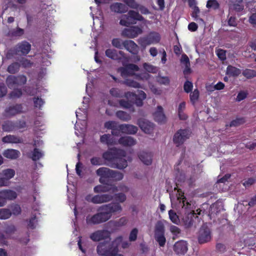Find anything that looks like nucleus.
Listing matches in <instances>:
<instances>
[{
  "mask_svg": "<svg viewBox=\"0 0 256 256\" xmlns=\"http://www.w3.org/2000/svg\"><path fill=\"white\" fill-rule=\"evenodd\" d=\"M96 174L100 176L99 182L104 185L99 184L96 186L94 191L96 193L106 192L113 190H117L116 186L109 184L110 179L118 181L122 180L124 178L123 174L119 172L110 170L108 168L102 167L96 170Z\"/></svg>",
  "mask_w": 256,
  "mask_h": 256,
  "instance_id": "obj_1",
  "label": "nucleus"
},
{
  "mask_svg": "<svg viewBox=\"0 0 256 256\" xmlns=\"http://www.w3.org/2000/svg\"><path fill=\"white\" fill-rule=\"evenodd\" d=\"M178 192V206L182 208L180 212V217L184 226L188 228L193 225L195 220L197 219L198 221L200 220L198 216L202 214V210L198 208L196 210V212H195L192 210V204L186 200L184 193L180 190Z\"/></svg>",
  "mask_w": 256,
  "mask_h": 256,
  "instance_id": "obj_2",
  "label": "nucleus"
},
{
  "mask_svg": "<svg viewBox=\"0 0 256 256\" xmlns=\"http://www.w3.org/2000/svg\"><path fill=\"white\" fill-rule=\"evenodd\" d=\"M123 237L122 236L116 237L113 241L104 240L100 242L96 247V252L101 256H114L118 252V248Z\"/></svg>",
  "mask_w": 256,
  "mask_h": 256,
  "instance_id": "obj_3",
  "label": "nucleus"
},
{
  "mask_svg": "<svg viewBox=\"0 0 256 256\" xmlns=\"http://www.w3.org/2000/svg\"><path fill=\"white\" fill-rule=\"evenodd\" d=\"M31 50V44L26 40L18 42L12 49L10 50L6 54L8 58H12L14 55L24 56L27 55Z\"/></svg>",
  "mask_w": 256,
  "mask_h": 256,
  "instance_id": "obj_4",
  "label": "nucleus"
},
{
  "mask_svg": "<svg viewBox=\"0 0 256 256\" xmlns=\"http://www.w3.org/2000/svg\"><path fill=\"white\" fill-rule=\"evenodd\" d=\"M161 40V36L158 32L152 31L150 32L147 35L144 36L140 37L138 40V44L143 48L152 44H156L160 42Z\"/></svg>",
  "mask_w": 256,
  "mask_h": 256,
  "instance_id": "obj_5",
  "label": "nucleus"
},
{
  "mask_svg": "<svg viewBox=\"0 0 256 256\" xmlns=\"http://www.w3.org/2000/svg\"><path fill=\"white\" fill-rule=\"evenodd\" d=\"M165 226L164 222L158 220L155 224L154 228V237L160 246L163 247L166 244Z\"/></svg>",
  "mask_w": 256,
  "mask_h": 256,
  "instance_id": "obj_6",
  "label": "nucleus"
},
{
  "mask_svg": "<svg viewBox=\"0 0 256 256\" xmlns=\"http://www.w3.org/2000/svg\"><path fill=\"white\" fill-rule=\"evenodd\" d=\"M125 19L120 20V24L125 26H129L130 25L136 24V20L142 21L144 20V17L138 12L132 10L128 12L127 14L122 16Z\"/></svg>",
  "mask_w": 256,
  "mask_h": 256,
  "instance_id": "obj_7",
  "label": "nucleus"
},
{
  "mask_svg": "<svg viewBox=\"0 0 256 256\" xmlns=\"http://www.w3.org/2000/svg\"><path fill=\"white\" fill-rule=\"evenodd\" d=\"M27 78L24 75L18 76L10 75L6 78V84L10 89H12L18 86L25 84Z\"/></svg>",
  "mask_w": 256,
  "mask_h": 256,
  "instance_id": "obj_8",
  "label": "nucleus"
},
{
  "mask_svg": "<svg viewBox=\"0 0 256 256\" xmlns=\"http://www.w3.org/2000/svg\"><path fill=\"white\" fill-rule=\"evenodd\" d=\"M138 94L128 92L124 93V97L128 100H130L138 106H141L143 104V100L146 98V94L142 90H138Z\"/></svg>",
  "mask_w": 256,
  "mask_h": 256,
  "instance_id": "obj_9",
  "label": "nucleus"
},
{
  "mask_svg": "<svg viewBox=\"0 0 256 256\" xmlns=\"http://www.w3.org/2000/svg\"><path fill=\"white\" fill-rule=\"evenodd\" d=\"M96 214L92 216H88L86 218V222L88 224H98L110 220L104 210H98Z\"/></svg>",
  "mask_w": 256,
  "mask_h": 256,
  "instance_id": "obj_10",
  "label": "nucleus"
},
{
  "mask_svg": "<svg viewBox=\"0 0 256 256\" xmlns=\"http://www.w3.org/2000/svg\"><path fill=\"white\" fill-rule=\"evenodd\" d=\"M191 132L188 129H180L178 130L173 136L174 143L176 146L182 144L184 142L189 138Z\"/></svg>",
  "mask_w": 256,
  "mask_h": 256,
  "instance_id": "obj_11",
  "label": "nucleus"
},
{
  "mask_svg": "<svg viewBox=\"0 0 256 256\" xmlns=\"http://www.w3.org/2000/svg\"><path fill=\"white\" fill-rule=\"evenodd\" d=\"M126 156V152L124 150L120 149H117L116 148H111L102 154V158L105 160L112 162L117 158V156Z\"/></svg>",
  "mask_w": 256,
  "mask_h": 256,
  "instance_id": "obj_12",
  "label": "nucleus"
},
{
  "mask_svg": "<svg viewBox=\"0 0 256 256\" xmlns=\"http://www.w3.org/2000/svg\"><path fill=\"white\" fill-rule=\"evenodd\" d=\"M122 208L120 204L118 202H112L107 204L102 205L98 208V210H104L106 214V216L110 219L112 214L121 212Z\"/></svg>",
  "mask_w": 256,
  "mask_h": 256,
  "instance_id": "obj_13",
  "label": "nucleus"
},
{
  "mask_svg": "<svg viewBox=\"0 0 256 256\" xmlns=\"http://www.w3.org/2000/svg\"><path fill=\"white\" fill-rule=\"evenodd\" d=\"M24 112L22 104H16L6 107L4 110V116L8 118H12Z\"/></svg>",
  "mask_w": 256,
  "mask_h": 256,
  "instance_id": "obj_14",
  "label": "nucleus"
},
{
  "mask_svg": "<svg viewBox=\"0 0 256 256\" xmlns=\"http://www.w3.org/2000/svg\"><path fill=\"white\" fill-rule=\"evenodd\" d=\"M139 70L138 66L133 64H128L122 67L118 68V71L120 72L122 77L133 76L135 74L134 72Z\"/></svg>",
  "mask_w": 256,
  "mask_h": 256,
  "instance_id": "obj_15",
  "label": "nucleus"
},
{
  "mask_svg": "<svg viewBox=\"0 0 256 256\" xmlns=\"http://www.w3.org/2000/svg\"><path fill=\"white\" fill-rule=\"evenodd\" d=\"M212 238L210 229L206 226H202L200 230L198 236V242L200 244L206 243Z\"/></svg>",
  "mask_w": 256,
  "mask_h": 256,
  "instance_id": "obj_16",
  "label": "nucleus"
},
{
  "mask_svg": "<svg viewBox=\"0 0 256 256\" xmlns=\"http://www.w3.org/2000/svg\"><path fill=\"white\" fill-rule=\"evenodd\" d=\"M142 33V28L138 26H132L125 28L122 32V36L130 38H134Z\"/></svg>",
  "mask_w": 256,
  "mask_h": 256,
  "instance_id": "obj_17",
  "label": "nucleus"
},
{
  "mask_svg": "<svg viewBox=\"0 0 256 256\" xmlns=\"http://www.w3.org/2000/svg\"><path fill=\"white\" fill-rule=\"evenodd\" d=\"M110 232L105 230H98L92 233L90 236V238L94 242H99L103 240L110 238Z\"/></svg>",
  "mask_w": 256,
  "mask_h": 256,
  "instance_id": "obj_18",
  "label": "nucleus"
},
{
  "mask_svg": "<svg viewBox=\"0 0 256 256\" xmlns=\"http://www.w3.org/2000/svg\"><path fill=\"white\" fill-rule=\"evenodd\" d=\"M106 56L113 60H120L124 58V53L121 50L118 52L115 49L108 48L105 52Z\"/></svg>",
  "mask_w": 256,
  "mask_h": 256,
  "instance_id": "obj_19",
  "label": "nucleus"
},
{
  "mask_svg": "<svg viewBox=\"0 0 256 256\" xmlns=\"http://www.w3.org/2000/svg\"><path fill=\"white\" fill-rule=\"evenodd\" d=\"M138 124L141 130L146 134H150L154 130V124L145 119H139Z\"/></svg>",
  "mask_w": 256,
  "mask_h": 256,
  "instance_id": "obj_20",
  "label": "nucleus"
},
{
  "mask_svg": "<svg viewBox=\"0 0 256 256\" xmlns=\"http://www.w3.org/2000/svg\"><path fill=\"white\" fill-rule=\"evenodd\" d=\"M113 199V196L110 194H96L91 198V202L94 204L107 202Z\"/></svg>",
  "mask_w": 256,
  "mask_h": 256,
  "instance_id": "obj_21",
  "label": "nucleus"
},
{
  "mask_svg": "<svg viewBox=\"0 0 256 256\" xmlns=\"http://www.w3.org/2000/svg\"><path fill=\"white\" fill-rule=\"evenodd\" d=\"M110 9L112 12L116 14H122L128 12V8L124 4L115 2L110 6Z\"/></svg>",
  "mask_w": 256,
  "mask_h": 256,
  "instance_id": "obj_22",
  "label": "nucleus"
},
{
  "mask_svg": "<svg viewBox=\"0 0 256 256\" xmlns=\"http://www.w3.org/2000/svg\"><path fill=\"white\" fill-rule=\"evenodd\" d=\"M222 210L223 206L220 202H216L212 204L210 207L208 214L210 219L212 220Z\"/></svg>",
  "mask_w": 256,
  "mask_h": 256,
  "instance_id": "obj_23",
  "label": "nucleus"
},
{
  "mask_svg": "<svg viewBox=\"0 0 256 256\" xmlns=\"http://www.w3.org/2000/svg\"><path fill=\"white\" fill-rule=\"evenodd\" d=\"M118 128L121 130L122 133L129 134H134L137 132L138 130L136 126L129 124H119Z\"/></svg>",
  "mask_w": 256,
  "mask_h": 256,
  "instance_id": "obj_24",
  "label": "nucleus"
},
{
  "mask_svg": "<svg viewBox=\"0 0 256 256\" xmlns=\"http://www.w3.org/2000/svg\"><path fill=\"white\" fill-rule=\"evenodd\" d=\"M174 250L177 254H184L188 250L187 243L183 240L176 242L174 244Z\"/></svg>",
  "mask_w": 256,
  "mask_h": 256,
  "instance_id": "obj_25",
  "label": "nucleus"
},
{
  "mask_svg": "<svg viewBox=\"0 0 256 256\" xmlns=\"http://www.w3.org/2000/svg\"><path fill=\"white\" fill-rule=\"evenodd\" d=\"M113 163L112 164L111 166L114 168H116L122 170L128 166L127 161L124 158L126 156H117Z\"/></svg>",
  "mask_w": 256,
  "mask_h": 256,
  "instance_id": "obj_26",
  "label": "nucleus"
},
{
  "mask_svg": "<svg viewBox=\"0 0 256 256\" xmlns=\"http://www.w3.org/2000/svg\"><path fill=\"white\" fill-rule=\"evenodd\" d=\"M124 47L129 52L132 54H137L138 52V45L132 40H126L123 42Z\"/></svg>",
  "mask_w": 256,
  "mask_h": 256,
  "instance_id": "obj_27",
  "label": "nucleus"
},
{
  "mask_svg": "<svg viewBox=\"0 0 256 256\" xmlns=\"http://www.w3.org/2000/svg\"><path fill=\"white\" fill-rule=\"evenodd\" d=\"M154 120L158 123H164L166 120V117L163 112V108L162 106H158L157 110L154 114Z\"/></svg>",
  "mask_w": 256,
  "mask_h": 256,
  "instance_id": "obj_28",
  "label": "nucleus"
},
{
  "mask_svg": "<svg viewBox=\"0 0 256 256\" xmlns=\"http://www.w3.org/2000/svg\"><path fill=\"white\" fill-rule=\"evenodd\" d=\"M118 142L120 144L125 146H131L136 144V140L130 136H122Z\"/></svg>",
  "mask_w": 256,
  "mask_h": 256,
  "instance_id": "obj_29",
  "label": "nucleus"
},
{
  "mask_svg": "<svg viewBox=\"0 0 256 256\" xmlns=\"http://www.w3.org/2000/svg\"><path fill=\"white\" fill-rule=\"evenodd\" d=\"M4 156L8 159L16 160L20 157V152L19 150L14 149H7L3 152Z\"/></svg>",
  "mask_w": 256,
  "mask_h": 256,
  "instance_id": "obj_30",
  "label": "nucleus"
},
{
  "mask_svg": "<svg viewBox=\"0 0 256 256\" xmlns=\"http://www.w3.org/2000/svg\"><path fill=\"white\" fill-rule=\"evenodd\" d=\"M4 143L22 144L23 143V139L14 135H7L2 138Z\"/></svg>",
  "mask_w": 256,
  "mask_h": 256,
  "instance_id": "obj_31",
  "label": "nucleus"
},
{
  "mask_svg": "<svg viewBox=\"0 0 256 256\" xmlns=\"http://www.w3.org/2000/svg\"><path fill=\"white\" fill-rule=\"evenodd\" d=\"M140 160L145 164L148 166L152 162V154L150 152H141L138 154Z\"/></svg>",
  "mask_w": 256,
  "mask_h": 256,
  "instance_id": "obj_32",
  "label": "nucleus"
},
{
  "mask_svg": "<svg viewBox=\"0 0 256 256\" xmlns=\"http://www.w3.org/2000/svg\"><path fill=\"white\" fill-rule=\"evenodd\" d=\"M0 194H2L4 200H13L16 198L17 194L16 192L10 190H6L0 192Z\"/></svg>",
  "mask_w": 256,
  "mask_h": 256,
  "instance_id": "obj_33",
  "label": "nucleus"
},
{
  "mask_svg": "<svg viewBox=\"0 0 256 256\" xmlns=\"http://www.w3.org/2000/svg\"><path fill=\"white\" fill-rule=\"evenodd\" d=\"M242 0H230V7L236 12H240L244 9Z\"/></svg>",
  "mask_w": 256,
  "mask_h": 256,
  "instance_id": "obj_34",
  "label": "nucleus"
},
{
  "mask_svg": "<svg viewBox=\"0 0 256 256\" xmlns=\"http://www.w3.org/2000/svg\"><path fill=\"white\" fill-rule=\"evenodd\" d=\"M2 130L4 132H10L15 130V122L11 120H6L2 126Z\"/></svg>",
  "mask_w": 256,
  "mask_h": 256,
  "instance_id": "obj_35",
  "label": "nucleus"
},
{
  "mask_svg": "<svg viewBox=\"0 0 256 256\" xmlns=\"http://www.w3.org/2000/svg\"><path fill=\"white\" fill-rule=\"evenodd\" d=\"M241 73V70L236 67L229 65L226 68V74L232 76H238Z\"/></svg>",
  "mask_w": 256,
  "mask_h": 256,
  "instance_id": "obj_36",
  "label": "nucleus"
},
{
  "mask_svg": "<svg viewBox=\"0 0 256 256\" xmlns=\"http://www.w3.org/2000/svg\"><path fill=\"white\" fill-rule=\"evenodd\" d=\"M100 142L102 144H106L108 146H111L114 144V139L110 134H104L101 136Z\"/></svg>",
  "mask_w": 256,
  "mask_h": 256,
  "instance_id": "obj_37",
  "label": "nucleus"
},
{
  "mask_svg": "<svg viewBox=\"0 0 256 256\" xmlns=\"http://www.w3.org/2000/svg\"><path fill=\"white\" fill-rule=\"evenodd\" d=\"M44 156L43 153L38 148H34L29 156L33 161H37L42 158Z\"/></svg>",
  "mask_w": 256,
  "mask_h": 256,
  "instance_id": "obj_38",
  "label": "nucleus"
},
{
  "mask_svg": "<svg viewBox=\"0 0 256 256\" xmlns=\"http://www.w3.org/2000/svg\"><path fill=\"white\" fill-rule=\"evenodd\" d=\"M20 67V65L18 62H14L8 66L7 71L10 74H15L19 71Z\"/></svg>",
  "mask_w": 256,
  "mask_h": 256,
  "instance_id": "obj_39",
  "label": "nucleus"
},
{
  "mask_svg": "<svg viewBox=\"0 0 256 256\" xmlns=\"http://www.w3.org/2000/svg\"><path fill=\"white\" fill-rule=\"evenodd\" d=\"M4 178L8 181L13 178L15 174V171L11 168H8L2 170V173Z\"/></svg>",
  "mask_w": 256,
  "mask_h": 256,
  "instance_id": "obj_40",
  "label": "nucleus"
},
{
  "mask_svg": "<svg viewBox=\"0 0 256 256\" xmlns=\"http://www.w3.org/2000/svg\"><path fill=\"white\" fill-rule=\"evenodd\" d=\"M12 216V212L8 208H0V220H6Z\"/></svg>",
  "mask_w": 256,
  "mask_h": 256,
  "instance_id": "obj_41",
  "label": "nucleus"
},
{
  "mask_svg": "<svg viewBox=\"0 0 256 256\" xmlns=\"http://www.w3.org/2000/svg\"><path fill=\"white\" fill-rule=\"evenodd\" d=\"M200 96V92L198 89H195L193 92H191L190 97V100L192 105L194 106L198 100Z\"/></svg>",
  "mask_w": 256,
  "mask_h": 256,
  "instance_id": "obj_42",
  "label": "nucleus"
},
{
  "mask_svg": "<svg viewBox=\"0 0 256 256\" xmlns=\"http://www.w3.org/2000/svg\"><path fill=\"white\" fill-rule=\"evenodd\" d=\"M116 116L120 120L126 122L129 120L131 118L128 114L122 110L118 111L116 112Z\"/></svg>",
  "mask_w": 256,
  "mask_h": 256,
  "instance_id": "obj_43",
  "label": "nucleus"
},
{
  "mask_svg": "<svg viewBox=\"0 0 256 256\" xmlns=\"http://www.w3.org/2000/svg\"><path fill=\"white\" fill-rule=\"evenodd\" d=\"M24 34V30L18 27L16 29H13L8 32V35L12 37L20 36Z\"/></svg>",
  "mask_w": 256,
  "mask_h": 256,
  "instance_id": "obj_44",
  "label": "nucleus"
},
{
  "mask_svg": "<svg viewBox=\"0 0 256 256\" xmlns=\"http://www.w3.org/2000/svg\"><path fill=\"white\" fill-rule=\"evenodd\" d=\"M242 74L247 79H251L256 77V70L251 69H246L243 70Z\"/></svg>",
  "mask_w": 256,
  "mask_h": 256,
  "instance_id": "obj_45",
  "label": "nucleus"
},
{
  "mask_svg": "<svg viewBox=\"0 0 256 256\" xmlns=\"http://www.w3.org/2000/svg\"><path fill=\"white\" fill-rule=\"evenodd\" d=\"M120 106L125 108H133V102L132 100H120L118 102Z\"/></svg>",
  "mask_w": 256,
  "mask_h": 256,
  "instance_id": "obj_46",
  "label": "nucleus"
},
{
  "mask_svg": "<svg viewBox=\"0 0 256 256\" xmlns=\"http://www.w3.org/2000/svg\"><path fill=\"white\" fill-rule=\"evenodd\" d=\"M168 215L170 220L174 224H178L180 222L179 216L174 212L170 210L168 211Z\"/></svg>",
  "mask_w": 256,
  "mask_h": 256,
  "instance_id": "obj_47",
  "label": "nucleus"
},
{
  "mask_svg": "<svg viewBox=\"0 0 256 256\" xmlns=\"http://www.w3.org/2000/svg\"><path fill=\"white\" fill-rule=\"evenodd\" d=\"M104 128L112 130H118L119 124L115 121H108L104 123Z\"/></svg>",
  "mask_w": 256,
  "mask_h": 256,
  "instance_id": "obj_48",
  "label": "nucleus"
},
{
  "mask_svg": "<svg viewBox=\"0 0 256 256\" xmlns=\"http://www.w3.org/2000/svg\"><path fill=\"white\" fill-rule=\"evenodd\" d=\"M206 6L208 8L216 10L219 8L220 4L216 0H208Z\"/></svg>",
  "mask_w": 256,
  "mask_h": 256,
  "instance_id": "obj_49",
  "label": "nucleus"
},
{
  "mask_svg": "<svg viewBox=\"0 0 256 256\" xmlns=\"http://www.w3.org/2000/svg\"><path fill=\"white\" fill-rule=\"evenodd\" d=\"M33 102L34 106L38 108L40 110L42 108V106L44 104V101L41 98L36 96L33 98Z\"/></svg>",
  "mask_w": 256,
  "mask_h": 256,
  "instance_id": "obj_50",
  "label": "nucleus"
},
{
  "mask_svg": "<svg viewBox=\"0 0 256 256\" xmlns=\"http://www.w3.org/2000/svg\"><path fill=\"white\" fill-rule=\"evenodd\" d=\"M123 83L126 85L127 86H128L130 87H132V88H139L140 87V84L132 80H130V79H126L125 80Z\"/></svg>",
  "mask_w": 256,
  "mask_h": 256,
  "instance_id": "obj_51",
  "label": "nucleus"
},
{
  "mask_svg": "<svg viewBox=\"0 0 256 256\" xmlns=\"http://www.w3.org/2000/svg\"><path fill=\"white\" fill-rule=\"evenodd\" d=\"M112 44L114 47L118 49H122L124 47L123 42L120 38H113L112 40Z\"/></svg>",
  "mask_w": 256,
  "mask_h": 256,
  "instance_id": "obj_52",
  "label": "nucleus"
},
{
  "mask_svg": "<svg viewBox=\"0 0 256 256\" xmlns=\"http://www.w3.org/2000/svg\"><path fill=\"white\" fill-rule=\"evenodd\" d=\"M124 4L133 9H138V4L136 0H122Z\"/></svg>",
  "mask_w": 256,
  "mask_h": 256,
  "instance_id": "obj_53",
  "label": "nucleus"
},
{
  "mask_svg": "<svg viewBox=\"0 0 256 256\" xmlns=\"http://www.w3.org/2000/svg\"><path fill=\"white\" fill-rule=\"evenodd\" d=\"M22 94V90L20 88H17L11 92L9 94V98H20Z\"/></svg>",
  "mask_w": 256,
  "mask_h": 256,
  "instance_id": "obj_54",
  "label": "nucleus"
},
{
  "mask_svg": "<svg viewBox=\"0 0 256 256\" xmlns=\"http://www.w3.org/2000/svg\"><path fill=\"white\" fill-rule=\"evenodd\" d=\"M22 68H30L32 65V62L30 60L28 59L22 58L20 60V63H19Z\"/></svg>",
  "mask_w": 256,
  "mask_h": 256,
  "instance_id": "obj_55",
  "label": "nucleus"
},
{
  "mask_svg": "<svg viewBox=\"0 0 256 256\" xmlns=\"http://www.w3.org/2000/svg\"><path fill=\"white\" fill-rule=\"evenodd\" d=\"M110 94L116 98H122L124 97V94H123L120 90L117 88H112L110 90Z\"/></svg>",
  "mask_w": 256,
  "mask_h": 256,
  "instance_id": "obj_56",
  "label": "nucleus"
},
{
  "mask_svg": "<svg viewBox=\"0 0 256 256\" xmlns=\"http://www.w3.org/2000/svg\"><path fill=\"white\" fill-rule=\"evenodd\" d=\"M12 214L18 216L20 214L22 210L20 206L18 204H14L11 206Z\"/></svg>",
  "mask_w": 256,
  "mask_h": 256,
  "instance_id": "obj_57",
  "label": "nucleus"
},
{
  "mask_svg": "<svg viewBox=\"0 0 256 256\" xmlns=\"http://www.w3.org/2000/svg\"><path fill=\"white\" fill-rule=\"evenodd\" d=\"M138 234V230L137 228H133L130 232L129 236V240L130 242H134L137 239Z\"/></svg>",
  "mask_w": 256,
  "mask_h": 256,
  "instance_id": "obj_58",
  "label": "nucleus"
},
{
  "mask_svg": "<svg viewBox=\"0 0 256 256\" xmlns=\"http://www.w3.org/2000/svg\"><path fill=\"white\" fill-rule=\"evenodd\" d=\"M144 69L148 72L154 73L156 72V68L149 64L144 63L143 64Z\"/></svg>",
  "mask_w": 256,
  "mask_h": 256,
  "instance_id": "obj_59",
  "label": "nucleus"
},
{
  "mask_svg": "<svg viewBox=\"0 0 256 256\" xmlns=\"http://www.w3.org/2000/svg\"><path fill=\"white\" fill-rule=\"evenodd\" d=\"M193 88L192 83L188 80H186L184 85V90L186 93H189L192 92Z\"/></svg>",
  "mask_w": 256,
  "mask_h": 256,
  "instance_id": "obj_60",
  "label": "nucleus"
},
{
  "mask_svg": "<svg viewBox=\"0 0 256 256\" xmlns=\"http://www.w3.org/2000/svg\"><path fill=\"white\" fill-rule=\"evenodd\" d=\"M114 198L116 200L120 202H124L126 198V194L122 192L116 194Z\"/></svg>",
  "mask_w": 256,
  "mask_h": 256,
  "instance_id": "obj_61",
  "label": "nucleus"
},
{
  "mask_svg": "<svg viewBox=\"0 0 256 256\" xmlns=\"http://www.w3.org/2000/svg\"><path fill=\"white\" fill-rule=\"evenodd\" d=\"M15 122V130H20L26 127V123L24 120H18Z\"/></svg>",
  "mask_w": 256,
  "mask_h": 256,
  "instance_id": "obj_62",
  "label": "nucleus"
},
{
  "mask_svg": "<svg viewBox=\"0 0 256 256\" xmlns=\"http://www.w3.org/2000/svg\"><path fill=\"white\" fill-rule=\"evenodd\" d=\"M248 95V92L246 91L241 90L240 91L236 96V100L237 102H240L245 99Z\"/></svg>",
  "mask_w": 256,
  "mask_h": 256,
  "instance_id": "obj_63",
  "label": "nucleus"
},
{
  "mask_svg": "<svg viewBox=\"0 0 256 256\" xmlns=\"http://www.w3.org/2000/svg\"><path fill=\"white\" fill-rule=\"evenodd\" d=\"M248 21L254 27L256 26V12L252 13L250 15Z\"/></svg>",
  "mask_w": 256,
  "mask_h": 256,
  "instance_id": "obj_64",
  "label": "nucleus"
}]
</instances>
